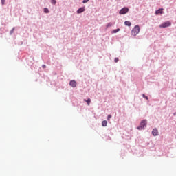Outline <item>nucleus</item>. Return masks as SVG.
Instances as JSON below:
<instances>
[{
    "label": "nucleus",
    "mask_w": 176,
    "mask_h": 176,
    "mask_svg": "<svg viewBox=\"0 0 176 176\" xmlns=\"http://www.w3.org/2000/svg\"><path fill=\"white\" fill-rule=\"evenodd\" d=\"M85 12V8H80L77 10V13H83Z\"/></svg>",
    "instance_id": "obj_8"
},
{
    "label": "nucleus",
    "mask_w": 176,
    "mask_h": 176,
    "mask_svg": "<svg viewBox=\"0 0 176 176\" xmlns=\"http://www.w3.org/2000/svg\"><path fill=\"white\" fill-rule=\"evenodd\" d=\"M140 26L138 25H135L134 28L132 30L131 34L133 36H135L140 34Z\"/></svg>",
    "instance_id": "obj_1"
},
{
    "label": "nucleus",
    "mask_w": 176,
    "mask_h": 176,
    "mask_svg": "<svg viewBox=\"0 0 176 176\" xmlns=\"http://www.w3.org/2000/svg\"><path fill=\"white\" fill-rule=\"evenodd\" d=\"M107 124H108V122H107V120H104L102 122V126L103 127H107Z\"/></svg>",
    "instance_id": "obj_9"
},
{
    "label": "nucleus",
    "mask_w": 176,
    "mask_h": 176,
    "mask_svg": "<svg viewBox=\"0 0 176 176\" xmlns=\"http://www.w3.org/2000/svg\"><path fill=\"white\" fill-rule=\"evenodd\" d=\"M125 25H127L128 27H130L131 25V22L130 21H125L124 22Z\"/></svg>",
    "instance_id": "obj_11"
},
{
    "label": "nucleus",
    "mask_w": 176,
    "mask_h": 176,
    "mask_svg": "<svg viewBox=\"0 0 176 176\" xmlns=\"http://www.w3.org/2000/svg\"><path fill=\"white\" fill-rule=\"evenodd\" d=\"M44 12H45V13H49V9L45 8Z\"/></svg>",
    "instance_id": "obj_14"
},
{
    "label": "nucleus",
    "mask_w": 176,
    "mask_h": 176,
    "mask_svg": "<svg viewBox=\"0 0 176 176\" xmlns=\"http://www.w3.org/2000/svg\"><path fill=\"white\" fill-rule=\"evenodd\" d=\"M89 2V0H83L82 3H87Z\"/></svg>",
    "instance_id": "obj_15"
},
{
    "label": "nucleus",
    "mask_w": 176,
    "mask_h": 176,
    "mask_svg": "<svg viewBox=\"0 0 176 176\" xmlns=\"http://www.w3.org/2000/svg\"><path fill=\"white\" fill-rule=\"evenodd\" d=\"M2 5H5V0H1Z\"/></svg>",
    "instance_id": "obj_19"
},
{
    "label": "nucleus",
    "mask_w": 176,
    "mask_h": 176,
    "mask_svg": "<svg viewBox=\"0 0 176 176\" xmlns=\"http://www.w3.org/2000/svg\"><path fill=\"white\" fill-rule=\"evenodd\" d=\"M84 101L87 102V105H90V103L91 102V100L90 98H88L87 100L86 99H84Z\"/></svg>",
    "instance_id": "obj_10"
},
{
    "label": "nucleus",
    "mask_w": 176,
    "mask_h": 176,
    "mask_svg": "<svg viewBox=\"0 0 176 176\" xmlns=\"http://www.w3.org/2000/svg\"><path fill=\"white\" fill-rule=\"evenodd\" d=\"M111 25H112L111 23H108L107 27H111Z\"/></svg>",
    "instance_id": "obj_20"
},
{
    "label": "nucleus",
    "mask_w": 176,
    "mask_h": 176,
    "mask_svg": "<svg viewBox=\"0 0 176 176\" xmlns=\"http://www.w3.org/2000/svg\"><path fill=\"white\" fill-rule=\"evenodd\" d=\"M56 3H57V1L56 0L51 1V3H52V5H56Z\"/></svg>",
    "instance_id": "obj_12"
},
{
    "label": "nucleus",
    "mask_w": 176,
    "mask_h": 176,
    "mask_svg": "<svg viewBox=\"0 0 176 176\" xmlns=\"http://www.w3.org/2000/svg\"><path fill=\"white\" fill-rule=\"evenodd\" d=\"M152 134L153 135H154L155 137H156V135H159V131H157V129H154L152 131Z\"/></svg>",
    "instance_id": "obj_5"
},
{
    "label": "nucleus",
    "mask_w": 176,
    "mask_h": 176,
    "mask_svg": "<svg viewBox=\"0 0 176 176\" xmlns=\"http://www.w3.org/2000/svg\"><path fill=\"white\" fill-rule=\"evenodd\" d=\"M170 25H171V23L167 21V22H164V23L161 24L160 25V27L161 28H166V27H170Z\"/></svg>",
    "instance_id": "obj_3"
},
{
    "label": "nucleus",
    "mask_w": 176,
    "mask_h": 176,
    "mask_svg": "<svg viewBox=\"0 0 176 176\" xmlns=\"http://www.w3.org/2000/svg\"><path fill=\"white\" fill-rule=\"evenodd\" d=\"M111 118H112L111 115H109L107 117V120H109V119H111Z\"/></svg>",
    "instance_id": "obj_17"
},
{
    "label": "nucleus",
    "mask_w": 176,
    "mask_h": 176,
    "mask_svg": "<svg viewBox=\"0 0 176 176\" xmlns=\"http://www.w3.org/2000/svg\"><path fill=\"white\" fill-rule=\"evenodd\" d=\"M129 12V8H124L120 10V14H126V13Z\"/></svg>",
    "instance_id": "obj_4"
},
{
    "label": "nucleus",
    "mask_w": 176,
    "mask_h": 176,
    "mask_svg": "<svg viewBox=\"0 0 176 176\" xmlns=\"http://www.w3.org/2000/svg\"><path fill=\"white\" fill-rule=\"evenodd\" d=\"M42 67H43V68H46V65H43Z\"/></svg>",
    "instance_id": "obj_21"
},
{
    "label": "nucleus",
    "mask_w": 176,
    "mask_h": 176,
    "mask_svg": "<svg viewBox=\"0 0 176 176\" xmlns=\"http://www.w3.org/2000/svg\"><path fill=\"white\" fill-rule=\"evenodd\" d=\"M114 61H115V63H118V61H119V58H116L114 59Z\"/></svg>",
    "instance_id": "obj_16"
},
{
    "label": "nucleus",
    "mask_w": 176,
    "mask_h": 176,
    "mask_svg": "<svg viewBox=\"0 0 176 176\" xmlns=\"http://www.w3.org/2000/svg\"><path fill=\"white\" fill-rule=\"evenodd\" d=\"M163 13V8L159 9L155 11V14H162Z\"/></svg>",
    "instance_id": "obj_7"
},
{
    "label": "nucleus",
    "mask_w": 176,
    "mask_h": 176,
    "mask_svg": "<svg viewBox=\"0 0 176 176\" xmlns=\"http://www.w3.org/2000/svg\"><path fill=\"white\" fill-rule=\"evenodd\" d=\"M69 85L72 86V87H76V81L74 80H71Z\"/></svg>",
    "instance_id": "obj_6"
},
{
    "label": "nucleus",
    "mask_w": 176,
    "mask_h": 176,
    "mask_svg": "<svg viewBox=\"0 0 176 176\" xmlns=\"http://www.w3.org/2000/svg\"><path fill=\"white\" fill-rule=\"evenodd\" d=\"M142 96H143L144 98H146V100H148V96H145V94H144Z\"/></svg>",
    "instance_id": "obj_18"
},
{
    "label": "nucleus",
    "mask_w": 176,
    "mask_h": 176,
    "mask_svg": "<svg viewBox=\"0 0 176 176\" xmlns=\"http://www.w3.org/2000/svg\"><path fill=\"white\" fill-rule=\"evenodd\" d=\"M146 127V120H144L141 122L140 126L138 127V130H144Z\"/></svg>",
    "instance_id": "obj_2"
},
{
    "label": "nucleus",
    "mask_w": 176,
    "mask_h": 176,
    "mask_svg": "<svg viewBox=\"0 0 176 176\" xmlns=\"http://www.w3.org/2000/svg\"><path fill=\"white\" fill-rule=\"evenodd\" d=\"M119 31H120V29H116V30H114L113 32H114V34H116V32H119Z\"/></svg>",
    "instance_id": "obj_13"
}]
</instances>
